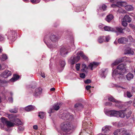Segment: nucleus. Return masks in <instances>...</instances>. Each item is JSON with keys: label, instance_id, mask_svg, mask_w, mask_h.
Instances as JSON below:
<instances>
[{"label": "nucleus", "instance_id": "obj_50", "mask_svg": "<svg viewBox=\"0 0 135 135\" xmlns=\"http://www.w3.org/2000/svg\"><path fill=\"white\" fill-rule=\"evenodd\" d=\"M107 7V6L104 4H103L102 6V8L104 11L106 9Z\"/></svg>", "mask_w": 135, "mask_h": 135}, {"label": "nucleus", "instance_id": "obj_32", "mask_svg": "<svg viewBox=\"0 0 135 135\" xmlns=\"http://www.w3.org/2000/svg\"><path fill=\"white\" fill-rule=\"evenodd\" d=\"M108 100L110 101L113 102H118V100H115L113 97H110L108 98Z\"/></svg>", "mask_w": 135, "mask_h": 135}, {"label": "nucleus", "instance_id": "obj_46", "mask_svg": "<svg viewBox=\"0 0 135 135\" xmlns=\"http://www.w3.org/2000/svg\"><path fill=\"white\" fill-rule=\"evenodd\" d=\"M80 65V64H76V68L77 71H79V70Z\"/></svg>", "mask_w": 135, "mask_h": 135}, {"label": "nucleus", "instance_id": "obj_13", "mask_svg": "<svg viewBox=\"0 0 135 135\" xmlns=\"http://www.w3.org/2000/svg\"><path fill=\"white\" fill-rule=\"evenodd\" d=\"M61 55L63 56H65L68 53L67 50L64 47L61 48L60 51Z\"/></svg>", "mask_w": 135, "mask_h": 135}, {"label": "nucleus", "instance_id": "obj_61", "mask_svg": "<svg viewBox=\"0 0 135 135\" xmlns=\"http://www.w3.org/2000/svg\"><path fill=\"white\" fill-rule=\"evenodd\" d=\"M103 27V25L102 24H100L99 26V28H102Z\"/></svg>", "mask_w": 135, "mask_h": 135}, {"label": "nucleus", "instance_id": "obj_21", "mask_svg": "<svg viewBox=\"0 0 135 135\" xmlns=\"http://www.w3.org/2000/svg\"><path fill=\"white\" fill-rule=\"evenodd\" d=\"M115 29V31H114V32H118L120 33H123V29L121 27H116L114 28Z\"/></svg>", "mask_w": 135, "mask_h": 135}, {"label": "nucleus", "instance_id": "obj_20", "mask_svg": "<svg viewBox=\"0 0 135 135\" xmlns=\"http://www.w3.org/2000/svg\"><path fill=\"white\" fill-rule=\"evenodd\" d=\"M122 19L128 23H130L131 21V18L127 15H125Z\"/></svg>", "mask_w": 135, "mask_h": 135}, {"label": "nucleus", "instance_id": "obj_34", "mask_svg": "<svg viewBox=\"0 0 135 135\" xmlns=\"http://www.w3.org/2000/svg\"><path fill=\"white\" fill-rule=\"evenodd\" d=\"M122 24V26L124 27H126L128 25V23L127 22L124 20L122 19L121 20Z\"/></svg>", "mask_w": 135, "mask_h": 135}, {"label": "nucleus", "instance_id": "obj_43", "mask_svg": "<svg viewBox=\"0 0 135 135\" xmlns=\"http://www.w3.org/2000/svg\"><path fill=\"white\" fill-rule=\"evenodd\" d=\"M124 95L125 96H126L128 98H130L133 96L131 93H125Z\"/></svg>", "mask_w": 135, "mask_h": 135}, {"label": "nucleus", "instance_id": "obj_5", "mask_svg": "<svg viewBox=\"0 0 135 135\" xmlns=\"http://www.w3.org/2000/svg\"><path fill=\"white\" fill-rule=\"evenodd\" d=\"M118 6L124 7L125 9L127 11H131L133 9V7L130 5H127L126 2H117Z\"/></svg>", "mask_w": 135, "mask_h": 135}, {"label": "nucleus", "instance_id": "obj_11", "mask_svg": "<svg viewBox=\"0 0 135 135\" xmlns=\"http://www.w3.org/2000/svg\"><path fill=\"white\" fill-rule=\"evenodd\" d=\"M118 111L115 110H112L109 112V114L110 117L118 116Z\"/></svg>", "mask_w": 135, "mask_h": 135}, {"label": "nucleus", "instance_id": "obj_27", "mask_svg": "<svg viewBox=\"0 0 135 135\" xmlns=\"http://www.w3.org/2000/svg\"><path fill=\"white\" fill-rule=\"evenodd\" d=\"M82 69H81V71L83 72L85 71L88 69V67L84 64H82Z\"/></svg>", "mask_w": 135, "mask_h": 135}, {"label": "nucleus", "instance_id": "obj_38", "mask_svg": "<svg viewBox=\"0 0 135 135\" xmlns=\"http://www.w3.org/2000/svg\"><path fill=\"white\" fill-rule=\"evenodd\" d=\"M42 89L41 88L39 87L36 88L35 90L36 93H38L40 92H42Z\"/></svg>", "mask_w": 135, "mask_h": 135}, {"label": "nucleus", "instance_id": "obj_54", "mask_svg": "<svg viewBox=\"0 0 135 135\" xmlns=\"http://www.w3.org/2000/svg\"><path fill=\"white\" fill-rule=\"evenodd\" d=\"M33 128L37 130L38 129L37 126L36 125L33 126Z\"/></svg>", "mask_w": 135, "mask_h": 135}, {"label": "nucleus", "instance_id": "obj_37", "mask_svg": "<svg viewBox=\"0 0 135 135\" xmlns=\"http://www.w3.org/2000/svg\"><path fill=\"white\" fill-rule=\"evenodd\" d=\"M10 112L12 113H16L17 112V109L15 108L12 109H11L9 110Z\"/></svg>", "mask_w": 135, "mask_h": 135}, {"label": "nucleus", "instance_id": "obj_59", "mask_svg": "<svg viewBox=\"0 0 135 135\" xmlns=\"http://www.w3.org/2000/svg\"><path fill=\"white\" fill-rule=\"evenodd\" d=\"M132 92L135 93V88L132 87Z\"/></svg>", "mask_w": 135, "mask_h": 135}, {"label": "nucleus", "instance_id": "obj_44", "mask_svg": "<svg viewBox=\"0 0 135 135\" xmlns=\"http://www.w3.org/2000/svg\"><path fill=\"white\" fill-rule=\"evenodd\" d=\"M81 104L79 103H78L75 105L74 107L75 108L80 107H81Z\"/></svg>", "mask_w": 135, "mask_h": 135}, {"label": "nucleus", "instance_id": "obj_35", "mask_svg": "<svg viewBox=\"0 0 135 135\" xmlns=\"http://www.w3.org/2000/svg\"><path fill=\"white\" fill-rule=\"evenodd\" d=\"M59 64L61 67H64L66 63L65 61L61 60L60 61Z\"/></svg>", "mask_w": 135, "mask_h": 135}, {"label": "nucleus", "instance_id": "obj_9", "mask_svg": "<svg viewBox=\"0 0 135 135\" xmlns=\"http://www.w3.org/2000/svg\"><path fill=\"white\" fill-rule=\"evenodd\" d=\"M128 41V39L125 37H121L118 40V42L119 44H125Z\"/></svg>", "mask_w": 135, "mask_h": 135}, {"label": "nucleus", "instance_id": "obj_36", "mask_svg": "<svg viewBox=\"0 0 135 135\" xmlns=\"http://www.w3.org/2000/svg\"><path fill=\"white\" fill-rule=\"evenodd\" d=\"M118 12L120 13H126V11L124 10L122 8H119L118 10Z\"/></svg>", "mask_w": 135, "mask_h": 135}, {"label": "nucleus", "instance_id": "obj_12", "mask_svg": "<svg viewBox=\"0 0 135 135\" xmlns=\"http://www.w3.org/2000/svg\"><path fill=\"white\" fill-rule=\"evenodd\" d=\"M20 78V76L14 74L13 75V77L10 80V81L13 82L17 80Z\"/></svg>", "mask_w": 135, "mask_h": 135}, {"label": "nucleus", "instance_id": "obj_52", "mask_svg": "<svg viewBox=\"0 0 135 135\" xmlns=\"http://www.w3.org/2000/svg\"><path fill=\"white\" fill-rule=\"evenodd\" d=\"M109 2L113 3H115L117 2L115 0H108Z\"/></svg>", "mask_w": 135, "mask_h": 135}, {"label": "nucleus", "instance_id": "obj_58", "mask_svg": "<svg viewBox=\"0 0 135 135\" xmlns=\"http://www.w3.org/2000/svg\"><path fill=\"white\" fill-rule=\"evenodd\" d=\"M40 94V93H34L33 96L36 97L37 96H38Z\"/></svg>", "mask_w": 135, "mask_h": 135}, {"label": "nucleus", "instance_id": "obj_53", "mask_svg": "<svg viewBox=\"0 0 135 135\" xmlns=\"http://www.w3.org/2000/svg\"><path fill=\"white\" fill-rule=\"evenodd\" d=\"M91 86H86V88L87 90H89L91 88Z\"/></svg>", "mask_w": 135, "mask_h": 135}, {"label": "nucleus", "instance_id": "obj_7", "mask_svg": "<svg viewBox=\"0 0 135 135\" xmlns=\"http://www.w3.org/2000/svg\"><path fill=\"white\" fill-rule=\"evenodd\" d=\"M80 59V57L79 56H74L71 57L70 59L69 60V62L70 64L73 65L78 61Z\"/></svg>", "mask_w": 135, "mask_h": 135}, {"label": "nucleus", "instance_id": "obj_3", "mask_svg": "<svg viewBox=\"0 0 135 135\" xmlns=\"http://www.w3.org/2000/svg\"><path fill=\"white\" fill-rule=\"evenodd\" d=\"M61 128L62 130L65 133L64 134L72 130L73 129V125L69 122H65L61 123Z\"/></svg>", "mask_w": 135, "mask_h": 135}, {"label": "nucleus", "instance_id": "obj_2", "mask_svg": "<svg viewBox=\"0 0 135 135\" xmlns=\"http://www.w3.org/2000/svg\"><path fill=\"white\" fill-rule=\"evenodd\" d=\"M9 127H14L15 125H21L23 124L19 119L13 114H9Z\"/></svg>", "mask_w": 135, "mask_h": 135}, {"label": "nucleus", "instance_id": "obj_57", "mask_svg": "<svg viewBox=\"0 0 135 135\" xmlns=\"http://www.w3.org/2000/svg\"><path fill=\"white\" fill-rule=\"evenodd\" d=\"M41 76L43 78H45V74L44 73H41Z\"/></svg>", "mask_w": 135, "mask_h": 135}, {"label": "nucleus", "instance_id": "obj_42", "mask_svg": "<svg viewBox=\"0 0 135 135\" xmlns=\"http://www.w3.org/2000/svg\"><path fill=\"white\" fill-rule=\"evenodd\" d=\"M105 70H104L102 71L101 73L102 74H101V76H102V77L105 78V75L104 74L105 72Z\"/></svg>", "mask_w": 135, "mask_h": 135}, {"label": "nucleus", "instance_id": "obj_48", "mask_svg": "<svg viewBox=\"0 0 135 135\" xmlns=\"http://www.w3.org/2000/svg\"><path fill=\"white\" fill-rule=\"evenodd\" d=\"M129 26L131 27L133 29H135V27L134 25L133 24L130 23L129 24Z\"/></svg>", "mask_w": 135, "mask_h": 135}, {"label": "nucleus", "instance_id": "obj_49", "mask_svg": "<svg viewBox=\"0 0 135 135\" xmlns=\"http://www.w3.org/2000/svg\"><path fill=\"white\" fill-rule=\"evenodd\" d=\"M85 83L86 84H88L91 82V81L90 79H87L84 81Z\"/></svg>", "mask_w": 135, "mask_h": 135}, {"label": "nucleus", "instance_id": "obj_15", "mask_svg": "<svg viewBox=\"0 0 135 135\" xmlns=\"http://www.w3.org/2000/svg\"><path fill=\"white\" fill-rule=\"evenodd\" d=\"M134 77L133 75L131 73H129L126 75V78L128 80L130 81Z\"/></svg>", "mask_w": 135, "mask_h": 135}, {"label": "nucleus", "instance_id": "obj_40", "mask_svg": "<svg viewBox=\"0 0 135 135\" xmlns=\"http://www.w3.org/2000/svg\"><path fill=\"white\" fill-rule=\"evenodd\" d=\"M7 83V81L4 80H0V85H1L3 84H6Z\"/></svg>", "mask_w": 135, "mask_h": 135}, {"label": "nucleus", "instance_id": "obj_31", "mask_svg": "<svg viewBox=\"0 0 135 135\" xmlns=\"http://www.w3.org/2000/svg\"><path fill=\"white\" fill-rule=\"evenodd\" d=\"M118 102H115L116 104H115V106L116 107H118L119 108H121L122 107V105L121 104V103L120 102L118 101Z\"/></svg>", "mask_w": 135, "mask_h": 135}, {"label": "nucleus", "instance_id": "obj_47", "mask_svg": "<svg viewBox=\"0 0 135 135\" xmlns=\"http://www.w3.org/2000/svg\"><path fill=\"white\" fill-rule=\"evenodd\" d=\"M80 76L82 78H84L85 77V75L84 73H81L80 74Z\"/></svg>", "mask_w": 135, "mask_h": 135}, {"label": "nucleus", "instance_id": "obj_16", "mask_svg": "<svg viewBox=\"0 0 135 135\" xmlns=\"http://www.w3.org/2000/svg\"><path fill=\"white\" fill-rule=\"evenodd\" d=\"M50 39L53 42H55L57 41L58 38L54 35H51L50 36Z\"/></svg>", "mask_w": 135, "mask_h": 135}, {"label": "nucleus", "instance_id": "obj_33", "mask_svg": "<svg viewBox=\"0 0 135 135\" xmlns=\"http://www.w3.org/2000/svg\"><path fill=\"white\" fill-rule=\"evenodd\" d=\"M7 59V56L6 54H3L2 55L1 57L2 61H4Z\"/></svg>", "mask_w": 135, "mask_h": 135}, {"label": "nucleus", "instance_id": "obj_30", "mask_svg": "<svg viewBox=\"0 0 135 135\" xmlns=\"http://www.w3.org/2000/svg\"><path fill=\"white\" fill-rule=\"evenodd\" d=\"M45 114L43 112H40L39 113L38 116L41 119H43L45 116Z\"/></svg>", "mask_w": 135, "mask_h": 135}, {"label": "nucleus", "instance_id": "obj_62", "mask_svg": "<svg viewBox=\"0 0 135 135\" xmlns=\"http://www.w3.org/2000/svg\"><path fill=\"white\" fill-rule=\"evenodd\" d=\"M132 103V102L131 100H130L127 102L128 104H131Z\"/></svg>", "mask_w": 135, "mask_h": 135}, {"label": "nucleus", "instance_id": "obj_1", "mask_svg": "<svg viewBox=\"0 0 135 135\" xmlns=\"http://www.w3.org/2000/svg\"><path fill=\"white\" fill-rule=\"evenodd\" d=\"M126 72V65L122 64L117 67V69L114 70L112 73V76L114 78H119L120 75H122Z\"/></svg>", "mask_w": 135, "mask_h": 135}, {"label": "nucleus", "instance_id": "obj_14", "mask_svg": "<svg viewBox=\"0 0 135 135\" xmlns=\"http://www.w3.org/2000/svg\"><path fill=\"white\" fill-rule=\"evenodd\" d=\"M104 28L105 31H111L112 32L115 31V29L114 28H112L109 26H105L104 27Z\"/></svg>", "mask_w": 135, "mask_h": 135}, {"label": "nucleus", "instance_id": "obj_23", "mask_svg": "<svg viewBox=\"0 0 135 135\" xmlns=\"http://www.w3.org/2000/svg\"><path fill=\"white\" fill-rule=\"evenodd\" d=\"M123 129V128L117 129L114 132L113 134L114 135H118L121 132L122 133Z\"/></svg>", "mask_w": 135, "mask_h": 135}, {"label": "nucleus", "instance_id": "obj_8", "mask_svg": "<svg viewBox=\"0 0 135 135\" xmlns=\"http://www.w3.org/2000/svg\"><path fill=\"white\" fill-rule=\"evenodd\" d=\"M131 114V112H129L128 114H126V112L124 110L118 111V115L121 118H124L126 115L127 118H128L130 117Z\"/></svg>", "mask_w": 135, "mask_h": 135}, {"label": "nucleus", "instance_id": "obj_10", "mask_svg": "<svg viewBox=\"0 0 135 135\" xmlns=\"http://www.w3.org/2000/svg\"><path fill=\"white\" fill-rule=\"evenodd\" d=\"M99 64L98 63L93 62L90 63L88 66L89 68L91 70H93V68H94L98 66Z\"/></svg>", "mask_w": 135, "mask_h": 135}, {"label": "nucleus", "instance_id": "obj_19", "mask_svg": "<svg viewBox=\"0 0 135 135\" xmlns=\"http://www.w3.org/2000/svg\"><path fill=\"white\" fill-rule=\"evenodd\" d=\"M122 133L123 134H125V135H131V131L129 130H127L124 128H123Z\"/></svg>", "mask_w": 135, "mask_h": 135}, {"label": "nucleus", "instance_id": "obj_64", "mask_svg": "<svg viewBox=\"0 0 135 135\" xmlns=\"http://www.w3.org/2000/svg\"><path fill=\"white\" fill-rule=\"evenodd\" d=\"M55 89L54 88H51L50 89V90L51 91H52L55 90Z\"/></svg>", "mask_w": 135, "mask_h": 135}, {"label": "nucleus", "instance_id": "obj_4", "mask_svg": "<svg viewBox=\"0 0 135 135\" xmlns=\"http://www.w3.org/2000/svg\"><path fill=\"white\" fill-rule=\"evenodd\" d=\"M0 126L1 129L7 131L8 130V120L4 117H2L0 119Z\"/></svg>", "mask_w": 135, "mask_h": 135}, {"label": "nucleus", "instance_id": "obj_39", "mask_svg": "<svg viewBox=\"0 0 135 135\" xmlns=\"http://www.w3.org/2000/svg\"><path fill=\"white\" fill-rule=\"evenodd\" d=\"M31 2L33 3L36 4L39 3L40 0H30Z\"/></svg>", "mask_w": 135, "mask_h": 135}, {"label": "nucleus", "instance_id": "obj_25", "mask_svg": "<svg viewBox=\"0 0 135 135\" xmlns=\"http://www.w3.org/2000/svg\"><path fill=\"white\" fill-rule=\"evenodd\" d=\"M34 109V107L31 105H28L25 108V110L27 111H30L33 110Z\"/></svg>", "mask_w": 135, "mask_h": 135}, {"label": "nucleus", "instance_id": "obj_24", "mask_svg": "<svg viewBox=\"0 0 135 135\" xmlns=\"http://www.w3.org/2000/svg\"><path fill=\"white\" fill-rule=\"evenodd\" d=\"M113 18V16L111 14H110L107 16L105 20L108 22H109Z\"/></svg>", "mask_w": 135, "mask_h": 135}, {"label": "nucleus", "instance_id": "obj_18", "mask_svg": "<svg viewBox=\"0 0 135 135\" xmlns=\"http://www.w3.org/2000/svg\"><path fill=\"white\" fill-rule=\"evenodd\" d=\"M62 103H59L55 104L53 106V109L56 110H57L59 109Z\"/></svg>", "mask_w": 135, "mask_h": 135}, {"label": "nucleus", "instance_id": "obj_6", "mask_svg": "<svg viewBox=\"0 0 135 135\" xmlns=\"http://www.w3.org/2000/svg\"><path fill=\"white\" fill-rule=\"evenodd\" d=\"M61 118L64 120H66L70 121L72 120L73 119L72 115H71L69 113H63L61 116Z\"/></svg>", "mask_w": 135, "mask_h": 135}, {"label": "nucleus", "instance_id": "obj_56", "mask_svg": "<svg viewBox=\"0 0 135 135\" xmlns=\"http://www.w3.org/2000/svg\"><path fill=\"white\" fill-rule=\"evenodd\" d=\"M105 105H111L112 103H110L107 102L105 103Z\"/></svg>", "mask_w": 135, "mask_h": 135}, {"label": "nucleus", "instance_id": "obj_51", "mask_svg": "<svg viewBox=\"0 0 135 135\" xmlns=\"http://www.w3.org/2000/svg\"><path fill=\"white\" fill-rule=\"evenodd\" d=\"M18 129L20 131H23L24 129V128L22 126H20L18 127Z\"/></svg>", "mask_w": 135, "mask_h": 135}, {"label": "nucleus", "instance_id": "obj_29", "mask_svg": "<svg viewBox=\"0 0 135 135\" xmlns=\"http://www.w3.org/2000/svg\"><path fill=\"white\" fill-rule=\"evenodd\" d=\"M79 54L80 55V56L83 59L85 60H87L88 58L82 52H80L79 53Z\"/></svg>", "mask_w": 135, "mask_h": 135}, {"label": "nucleus", "instance_id": "obj_41", "mask_svg": "<svg viewBox=\"0 0 135 135\" xmlns=\"http://www.w3.org/2000/svg\"><path fill=\"white\" fill-rule=\"evenodd\" d=\"M104 37V39H105V40L104 42H108L110 39L109 36H106L105 37Z\"/></svg>", "mask_w": 135, "mask_h": 135}, {"label": "nucleus", "instance_id": "obj_63", "mask_svg": "<svg viewBox=\"0 0 135 135\" xmlns=\"http://www.w3.org/2000/svg\"><path fill=\"white\" fill-rule=\"evenodd\" d=\"M9 102L11 103H12L13 102V98H11L10 99Z\"/></svg>", "mask_w": 135, "mask_h": 135}, {"label": "nucleus", "instance_id": "obj_22", "mask_svg": "<svg viewBox=\"0 0 135 135\" xmlns=\"http://www.w3.org/2000/svg\"><path fill=\"white\" fill-rule=\"evenodd\" d=\"M111 127L108 126H106L104 127L102 129V131L104 132L107 133L110 130Z\"/></svg>", "mask_w": 135, "mask_h": 135}, {"label": "nucleus", "instance_id": "obj_55", "mask_svg": "<svg viewBox=\"0 0 135 135\" xmlns=\"http://www.w3.org/2000/svg\"><path fill=\"white\" fill-rule=\"evenodd\" d=\"M119 89L120 90H123V91H124V90H125L126 89L124 88H123L122 87L119 86Z\"/></svg>", "mask_w": 135, "mask_h": 135}, {"label": "nucleus", "instance_id": "obj_17", "mask_svg": "<svg viewBox=\"0 0 135 135\" xmlns=\"http://www.w3.org/2000/svg\"><path fill=\"white\" fill-rule=\"evenodd\" d=\"M122 61L123 60L122 59H117L112 64L111 66L112 67H113L114 66L116 65Z\"/></svg>", "mask_w": 135, "mask_h": 135}, {"label": "nucleus", "instance_id": "obj_60", "mask_svg": "<svg viewBox=\"0 0 135 135\" xmlns=\"http://www.w3.org/2000/svg\"><path fill=\"white\" fill-rule=\"evenodd\" d=\"M125 29L126 31L128 32H130V30L128 28H126Z\"/></svg>", "mask_w": 135, "mask_h": 135}, {"label": "nucleus", "instance_id": "obj_45", "mask_svg": "<svg viewBox=\"0 0 135 135\" xmlns=\"http://www.w3.org/2000/svg\"><path fill=\"white\" fill-rule=\"evenodd\" d=\"M116 2L117 4H112L111 5V7H112L114 8V7H120V6H118V4H117V2Z\"/></svg>", "mask_w": 135, "mask_h": 135}, {"label": "nucleus", "instance_id": "obj_26", "mask_svg": "<svg viewBox=\"0 0 135 135\" xmlns=\"http://www.w3.org/2000/svg\"><path fill=\"white\" fill-rule=\"evenodd\" d=\"M8 70H6L2 74V76L4 78H7L8 76Z\"/></svg>", "mask_w": 135, "mask_h": 135}, {"label": "nucleus", "instance_id": "obj_28", "mask_svg": "<svg viewBox=\"0 0 135 135\" xmlns=\"http://www.w3.org/2000/svg\"><path fill=\"white\" fill-rule=\"evenodd\" d=\"M98 41L100 43H102L104 42V36L99 37L98 39Z\"/></svg>", "mask_w": 135, "mask_h": 135}]
</instances>
